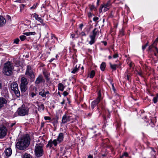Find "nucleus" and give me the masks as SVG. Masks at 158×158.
<instances>
[{
    "instance_id": "nucleus-14",
    "label": "nucleus",
    "mask_w": 158,
    "mask_h": 158,
    "mask_svg": "<svg viewBox=\"0 0 158 158\" xmlns=\"http://www.w3.org/2000/svg\"><path fill=\"white\" fill-rule=\"evenodd\" d=\"M31 17H34L35 19L40 22H42V19L41 17H39V15L36 13H34L31 15Z\"/></svg>"
},
{
    "instance_id": "nucleus-35",
    "label": "nucleus",
    "mask_w": 158,
    "mask_h": 158,
    "mask_svg": "<svg viewBox=\"0 0 158 158\" xmlns=\"http://www.w3.org/2000/svg\"><path fill=\"white\" fill-rule=\"evenodd\" d=\"M110 5H111V4H110V1H109L107 2V3H106V4L103 5H104V6H106V7H107V8H110Z\"/></svg>"
},
{
    "instance_id": "nucleus-9",
    "label": "nucleus",
    "mask_w": 158,
    "mask_h": 158,
    "mask_svg": "<svg viewBox=\"0 0 158 158\" xmlns=\"http://www.w3.org/2000/svg\"><path fill=\"white\" fill-rule=\"evenodd\" d=\"M7 129L4 126L0 127V139L3 138L6 135Z\"/></svg>"
},
{
    "instance_id": "nucleus-64",
    "label": "nucleus",
    "mask_w": 158,
    "mask_h": 158,
    "mask_svg": "<svg viewBox=\"0 0 158 158\" xmlns=\"http://www.w3.org/2000/svg\"><path fill=\"white\" fill-rule=\"evenodd\" d=\"M94 8V6H91V7H90V9L91 10H92Z\"/></svg>"
},
{
    "instance_id": "nucleus-47",
    "label": "nucleus",
    "mask_w": 158,
    "mask_h": 158,
    "mask_svg": "<svg viewBox=\"0 0 158 158\" xmlns=\"http://www.w3.org/2000/svg\"><path fill=\"white\" fill-rule=\"evenodd\" d=\"M36 34V33L35 32H29V35H35Z\"/></svg>"
},
{
    "instance_id": "nucleus-38",
    "label": "nucleus",
    "mask_w": 158,
    "mask_h": 158,
    "mask_svg": "<svg viewBox=\"0 0 158 158\" xmlns=\"http://www.w3.org/2000/svg\"><path fill=\"white\" fill-rule=\"evenodd\" d=\"M158 97L156 96V97H155L153 98V102L154 103H156L158 101Z\"/></svg>"
},
{
    "instance_id": "nucleus-24",
    "label": "nucleus",
    "mask_w": 158,
    "mask_h": 158,
    "mask_svg": "<svg viewBox=\"0 0 158 158\" xmlns=\"http://www.w3.org/2000/svg\"><path fill=\"white\" fill-rule=\"evenodd\" d=\"M20 88L22 92H25L27 89V85H20Z\"/></svg>"
},
{
    "instance_id": "nucleus-41",
    "label": "nucleus",
    "mask_w": 158,
    "mask_h": 158,
    "mask_svg": "<svg viewBox=\"0 0 158 158\" xmlns=\"http://www.w3.org/2000/svg\"><path fill=\"white\" fill-rule=\"evenodd\" d=\"M19 39L18 38H17L14 40V43H15L16 44H19Z\"/></svg>"
},
{
    "instance_id": "nucleus-3",
    "label": "nucleus",
    "mask_w": 158,
    "mask_h": 158,
    "mask_svg": "<svg viewBox=\"0 0 158 158\" xmlns=\"http://www.w3.org/2000/svg\"><path fill=\"white\" fill-rule=\"evenodd\" d=\"M44 145L41 143L36 144L35 146V152L36 156L40 157L42 156L43 153V148Z\"/></svg>"
},
{
    "instance_id": "nucleus-34",
    "label": "nucleus",
    "mask_w": 158,
    "mask_h": 158,
    "mask_svg": "<svg viewBox=\"0 0 158 158\" xmlns=\"http://www.w3.org/2000/svg\"><path fill=\"white\" fill-rule=\"evenodd\" d=\"M19 38L22 41H23L26 39V37L24 35H21L19 36Z\"/></svg>"
},
{
    "instance_id": "nucleus-20",
    "label": "nucleus",
    "mask_w": 158,
    "mask_h": 158,
    "mask_svg": "<svg viewBox=\"0 0 158 158\" xmlns=\"http://www.w3.org/2000/svg\"><path fill=\"white\" fill-rule=\"evenodd\" d=\"M12 154V150L11 148H8L5 150V154L7 156H10Z\"/></svg>"
},
{
    "instance_id": "nucleus-28",
    "label": "nucleus",
    "mask_w": 158,
    "mask_h": 158,
    "mask_svg": "<svg viewBox=\"0 0 158 158\" xmlns=\"http://www.w3.org/2000/svg\"><path fill=\"white\" fill-rule=\"evenodd\" d=\"M38 110L43 111L44 110V106L43 104H41L40 105H39L38 106Z\"/></svg>"
},
{
    "instance_id": "nucleus-61",
    "label": "nucleus",
    "mask_w": 158,
    "mask_h": 158,
    "mask_svg": "<svg viewBox=\"0 0 158 158\" xmlns=\"http://www.w3.org/2000/svg\"><path fill=\"white\" fill-rule=\"evenodd\" d=\"M88 158H93V155H89L88 156Z\"/></svg>"
},
{
    "instance_id": "nucleus-10",
    "label": "nucleus",
    "mask_w": 158,
    "mask_h": 158,
    "mask_svg": "<svg viewBox=\"0 0 158 158\" xmlns=\"http://www.w3.org/2000/svg\"><path fill=\"white\" fill-rule=\"evenodd\" d=\"M45 80L44 79V77L43 75L40 74L39 75L38 77L36 78L35 81V85H38L40 83L44 82Z\"/></svg>"
},
{
    "instance_id": "nucleus-25",
    "label": "nucleus",
    "mask_w": 158,
    "mask_h": 158,
    "mask_svg": "<svg viewBox=\"0 0 158 158\" xmlns=\"http://www.w3.org/2000/svg\"><path fill=\"white\" fill-rule=\"evenodd\" d=\"M99 32V31L98 29L95 28L92 31L93 34L91 35L96 37L97 34Z\"/></svg>"
},
{
    "instance_id": "nucleus-11",
    "label": "nucleus",
    "mask_w": 158,
    "mask_h": 158,
    "mask_svg": "<svg viewBox=\"0 0 158 158\" xmlns=\"http://www.w3.org/2000/svg\"><path fill=\"white\" fill-rule=\"evenodd\" d=\"M64 137V133L61 132L59 134L56 139L58 143H60L63 141Z\"/></svg>"
},
{
    "instance_id": "nucleus-1",
    "label": "nucleus",
    "mask_w": 158,
    "mask_h": 158,
    "mask_svg": "<svg viewBox=\"0 0 158 158\" xmlns=\"http://www.w3.org/2000/svg\"><path fill=\"white\" fill-rule=\"evenodd\" d=\"M30 141V138L28 134H26L17 140L16 148L19 150H25L29 146Z\"/></svg>"
},
{
    "instance_id": "nucleus-40",
    "label": "nucleus",
    "mask_w": 158,
    "mask_h": 158,
    "mask_svg": "<svg viewBox=\"0 0 158 158\" xmlns=\"http://www.w3.org/2000/svg\"><path fill=\"white\" fill-rule=\"evenodd\" d=\"M155 42H154L149 47L148 50L149 51H151L152 48L154 46V45H155Z\"/></svg>"
},
{
    "instance_id": "nucleus-50",
    "label": "nucleus",
    "mask_w": 158,
    "mask_h": 158,
    "mask_svg": "<svg viewBox=\"0 0 158 158\" xmlns=\"http://www.w3.org/2000/svg\"><path fill=\"white\" fill-rule=\"evenodd\" d=\"M24 0H17L15 1V2L21 3L23 2Z\"/></svg>"
},
{
    "instance_id": "nucleus-8",
    "label": "nucleus",
    "mask_w": 158,
    "mask_h": 158,
    "mask_svg": "<svg viewBox=\"0 0 158 158\" xmlns=\"http://www.w3.org/2000/svg\"><path fill=\"white\" fill-rule=\"evenodd\" d=\"M101 94L99 93L98 97L96 99L94 100L91 104V107L92 110H93L94 107L98 104L102 100Z\"/></svg>"
},
{
    "instance_id": "nucleus-15",
    "label": "nucleus",
    "mask_w": 158,
    "mask_h": 158,
    "mask_svg": "<svg viewBox=\"0 0 158 158\" xmlns=\"http://www.w3.org/2000/svg\"><path fill=\"white\" fill-rule=\"evenodd\" d=\"M6 23L5 19L2 16H0V27L4 26Z\"/></svg>"
},
{
    "instance_id": "nucleus-39",
    "label": "nucleus",
    "mask_w": 158,
    "mask_h": 158,
    "mask_svg": "<svg viewBox=\"0 0 158 158\" xmlns=\"http://www.w3.org/2000/svg\"><path fill=\"white\" fill-rule=\"evenodd\" d=\"M44 119L45 120H49L51 122L52 118L49 116H45L44 117Z\"/></svg>"
},
{
    "instance_id": "nucleus-62",
    "label": "nucleus",
    "mask_w": 158,
    "mask_h": 158,
    "mask_svg": "<svg viewBox=\"0 0 158 158\" xmlns=\"http://www.w3.org/2000/svg\"><path fill=\"white\" fill-rule=\"evenodd\" d=\"M15 124V123H12L10 126V127H12L13 126H14Z\"/></svg>"
},
{
    "instance_id": "nucleus-22",
    "label": "nucleus",
    "mask_w": 158,
    "mask_h": 158,
    "mask_svg": "<svg viewBox=\"0 0 158 158\" xmlns=\"http://www.w3.org/2000/svg\"><path fill=\"white\" fill-rule=\"evenodd\" d=\"M39 95L41 96L43 98H46V96L45 94V91L43 89H40L39 92Z\"/></svg>"
},
{
    "instance_id": "nucleus-54",
    "label": "nucleus",
    "mask_w": 158,
    "mask_h": 158,
    "mask_svg": "<svg viewBox=\"0 0 158 158\" xmlns=\"http://www.w3.org/2000/svg\"><path fill=\"white\" fill-rule=\"evenodd\" d=\"M81 36H86V34H85V33L84 32H82L81 33Z\"/></svg>"
},
{
    "instance_id": "nucleus-58",
    "label": "nucleus",
    "mask_w": 158,
    "mask_h": 158,
    "mask_svg": "<svg viewBox=\"0 0 158 158\" xmlns=\"http://www.w3.org/2000/svg\"><path fill=\"white\" fill-rule=\"evenodd\" d=\"M44 122H42L41 124V127L43 128L44 127Z\"/></svg>"
},
{
    "instance_id": "nucleus-13",
    "label": "nucleus",
    "mask_w": 158,
    "mask_h": 158,
    "mask_svg": "<svg viewBox=\"0 0 158 158\" xmlns=\"http://www.w3.org/2000/svg\"><path fill=\"white\" fill-rule=\"evenodd\" d=\"M7 101L6 99L3 97L0 98V109L4 106V104L6 103Z\"/></svg>"
},
{
    "instance_id": "nucleus-44",
    "label": "nucleus",
    "mask_w": 158,
    "mask_h": 158,
    "mask_svg": "<svg viewBox=\"0 0 158 158\" xmlns=\"http://www.w3.org/2000/svg\"><path fill=\"white\" fill-rule=\"evenodd\" d=\"M118 55L117 53H115L113 56V57L114 58H118Z\"/></svg>"
},
{
    "instance_id": "nucleus-36",
    "label": "nucleus",
    "mask_w": 158,
    "mask_h": 158,
    "mask_svg": "<svg viewBox=\"0 0 158 158\" xmlns=\"http://www.w3.org/2000/svg\"><path fill=\"white\" fill-rule=\"evenodd\" d=\"M71 36L72 39L74 38H78L79 37V35L78 34H77V36H76V35L75 34L72 33L71 34Z\"/></svg>"
},
{
    "instance_id": "nucleus-2",
    "label": "nucleus",
    "mask_w": 158,
    "mask_h": 158,
    "mask_svg": "<svg viewBox=\"0 0 158 158\" xmlns=\"http://www.w3.org/2000/svg\"><path fill=\"white\" fill-rule=\"evenodd\" d=\"M14 68V66L12 63L8 61L4 64L3 73L6 75L10 76L12 74Z\"/></svg>"
},
{
    "instance_id": "nucleus-32",
    "label": "nucleus",
    "mask_w": 158,
    "mask_h": 158,
    "mask_svg": "<svg viewBox=\"0 0 158 158\" xmlns=\"http://www.w3.org/2000/svg\"><path fill=\"white\" fill-rule=\"evenodd\" d=\"M53 145L55 147L57 145V144L58 143L57 142V139L54 140L53 141H52Z\"/></svg>"
},
{
    "instance_id": "nucleus-27",
    "label": "nucleus",
    "mask_w": 158,
    "mask_h": 158,
    "mask_svg": "<svg viewBox=\"0 0 158 158\" xmlns=\"http://www.w3.org/2000/svg\"><path fill=\"white\" fill-rule=\"evenodd\" d=\"M95 74V72L94 70H92L89 74H88V77L90 78H93Z\"/></svg>"
},
{
    "instance_id": "nucleus-19",
    "label": "nucleus",
    "mask_w": 158,
    "mask_h": 158,
    "mask_svg": "<svg viewBox=\"0 0 158 158\" xmlns=\"http://www.w3.org/2000/svg\"><path fill=\"white\" fill-rule=\"evenodd\" d=\"M109 9V8H108L106 6H104V5H102L99 9V12L100 13H101L102 12H105L108 10Z\"/></svg>"
},
{
    "instance_id": "nucleus-42",
    "label": "nucleus",
    "mask_w": 158,
    "mask_h": 158,
    "mask_svg": "<svg viewBox=\"0 0 158 158\" xmlns=\"http://www.w3.org/2000/svg\"><path fill=\"white\" fill-rule=\"evenodd\" d=\"M148 45V43H147L144 45H143L142 47V50L144 51Z\"/></svg>"
},
{
    "instance_id": "nucleus-5",
    "label": "nucleus",
    "mask_w": 158,
    "mask_h": 158,
    "mask_svg": "<svg viewBox=\"0 0 158 158\" xmlns=\"http://www.w3.org/2000/svg\"><path fill=\"white\" fill-rule=\"evenodd\" d=\"M10 88L16 96L18 98L20 96V92L18 88V84L15 82H13L10 84Z\"/></svg>"
},
{
    "instance_id": "nucleus-17",
    "label": "nucleus",
    "mask_w": 158,
    "mask_h": 158,
    "mask_svg": "<svg viewBox=\"0 0 158 158\" xmlns=\"http://www.w3.org/2000/svg\"><path fill=\"white\" fill-rule=\"evenodd\" d=\"M20 85H27L28 84V82L27 79L25 77H22L21 80Z\"/></svg>"
},
{
    "instance_id": "nucleus-45",
    "label": "nucleus",
    "mask_w": 158,
    "mask_h": 158,
    "mask_svg": "<svg viewBox=\"0 0 158 158\" xmlns=\"http://www.w3.org/2000/svg\"><path fill=\"white\" fill-rule=\"evenodd\" d=\"M137 74L141 77H143V72L141 71L137 72Z\"/></svg>"
},
{
    "instance_id": "nucleus-63",
    "label": "nucleus",
    "mask_w": 158,
    "mask_h": 158,
    "mask_svg": "<svg viewBox=\"0 0 158 158\" xmlns=\"http://www.w3.org/2000/svg\"><path fill=\"white\" fill-rule=\"evenodd\" d=\"M65 100L64 99H63L62 102H61L60 103L61 105H63L64 104V103H65Z\"/></svg>"
},
{
    "instance_id": "nucleus-59",
    "label": "nucleus",
    "mask_w": 158,
    "mask_h": 158,
    "mask_svg": "<svg viewBox=\"0 0 158 158\" xmlns=\"http://www.w3.org/2000/svg\"><path fill=\"white\" fill-rule=\"evenodd\" d=\"M101 43H103L104 44V45L105 46L107 44V43L106 41H101Z\"/></svg>"
},
{
    "instance_id": "nucleus-56",
    "label": "nucleus",
    "mask_w": 158,
    "mask_h": 158,
    "mask_svg": "<svg viewBox=\"0 0 158 158\" xmlns=\"http://www.w3.org/2000/svg\"><path fill=\"white\" fill-rule=\"evenodd\" d=\"M130 75H129V74H127L126 76V78L128 80H130Z\"/></svg>"
},
{
    "instance_id": "nucleus-43",
    "label": "nucleus",
    "mask_w": 158,
    "mask_h": 158,
    "mask_svg": "<svg viewBox=\"0 0 158 158\" xmlns=\"http://www.w3.org/2000/svg\"><path fill=\"white\" fill-rule=\"evenodd\" d=\"M128 156V154L127 153L125 152H124L123 153V154L121 156H120V158H122L123 156H125L127 157Z\"/></svg>"
},
{
    "instance_id": "nucleus-7",
    "label": "nucleus",
    "mask_w": 158,
    "mask_h": 158,
    "mask_svg": "<svg viewBox=\"0 0 158 158\" xmlns=\"http://www.w3.org/2000/svg\"><path fill=\"white\" fill-rule=\"evenodd\" d=\"M25 74L28 76L31 79H34L35 75L31 66L29 65L27 66V68Z\"/></svg>"
},
{
    "instance_id": "nucleus-16",
    "label": "nucleus",
    "mask_w": 158,
    "mask_h": 158,
    "mask_svg": "<svg viewBox=\"0 0 158 158\" xmlns=\"http://www.w3.org/2000/svg\"><path fill=\"white\" fill-rule=\"evenodd\" d=\"M89 37L90 40L89 41L88 43L89 44L91 45L95 43L96 40L95 39L96 37L91 35H89Z\"/></svg>"
},
{
    "instance_id": "nucleus-33",
    "label": "nucleus",
    "mask_w": 158,
    "mask_h": 158,
    "mask_svg": "<svg viewBox=\"0 0 158 158\" xmlns=\"http://www.w3.org/2000/svg\"><path fill=\"white\" fill-rule=\"evenodd\" d=\"M53 145L52 143V141L50 140L48 142V144L47 145V147H49L50 148L52 147Z\"/></svg>"
},
{
    "instance_id": "nucleus-52",
    "label": "nucleus",
    "mask_w": 158,
    "mask_h": 158,
    "mask_svg": "<svg viewBox=\"0 0 158 158\" xmlns=\"http://www.w3.org/2000/svg\"><path fill=\"white\" fill-rule=\"evenodd\" d=\"M36 95V94L34 93H32L31 94V96L32 98H33Z\"/></svg>"
},
{
    "instance_id": "nucleus-26",
    "label": "nucleus",
    "mask_w": 158,
    "mask_h": 158,
    "mask_svg": "<svg viewBox=\"0 0 158 158\" xmlns=\"http://www.w3.org/2000/svg\"><path fill=\"white\" fill-rule=\"evenodd\" d=\"M106 64L105 62H103L100 65V68L102 71H104L106 67Z\"/></svg>"
},
{
    "instance_id": "nucleus-31",
    "label": "nucleus",
    "mask_w": 158,
    "mask_h": 158,
    "mask_svg": "<svg viewBox=\"0 0 158 158\" xmlns=\"http://www.w3.org/2000/svg\"><path fill=\"white\" fill-rule=\"evenodd\" d=\"M22 158H32V157L30 154L25 153L22 156Z\"/></svg>"
},
{
    "instance_id": "nucleus-55",
    "label": "nucleus",
    "mask_w": 158,
    "mask_h": 158,
    "mask_svg": "<svg viewBox=\"0 0 158 158\" xmlns=\"http://www.w3.org/2000/svg\"><path fill=\"white\" fill-rule=\"evenodd\" d=\"M98 17H94L93 19V20L94 21H96L98 20Z\"/></svg>"
},
{
    "instance_id": "nucleus-18",
    "label": "nucleus",
    "mask_w": 158,
    "mask_h": 158,
    "mask_svg": "<svg viewBox=\"0 0 158 158\" xmlns=\"http://www.w3.org/2000/svg\"><path fill=\"white\" fill-rule=\"evenodd\" d=\"M43 73L44 77H45L47 81H48L50 80V78H49V73L45 70L43 71Z\"/></svg>"
},
{
    "instance_id": "nucleus-46",
    "label": "nucleus",
    "mask_w": 158,
    "mask_h": 158,
    "mask_svg": "<svg viewBox=\"0 0 158 158\" xmlns=\"http://www.w3.org/2000/svg\"><path fill=\"white\" fill-rule=\"evenodd\" d=\"M6 18H7V19L8 20H10V21H11V17L10 16L8 15H6Z\"/></svg>"
},
{
    "instance_id": "nucleus-57",
    "label": "nucleus",
    "mask_w": 158,
    "mask_h": 158,
    "mask_svg": "<svg viewBox=\"0 0 158 158\" xmlns=\"http://www.w3.org/2000/svg\"><path fill=\"white\" fill-rule=\"evenodd\" d=\"M23 34L27 36H29V32L23 33Z\"/></svg>"
},
{
    "instance_id": "nucleus-53",
    "label": "nucleus",
    "mask_w": 158,
    "mask_h": 158,
    "mask_svg": "<svg viewBox=\"0 0 158 158\" xmlns=\"http://www.w3.org/2000/svg\"><path fill=\"white\" fill-rule=\"evenodd\" d=\"M83 26V25L82 23H81L79 24V27L81 29V30L82 29V28Z\"/></svg>"
},
{
    "instance_id": "nucleus-51",
    "label": "nucleus",
    "mask_w": 158,
    "mask_h": 158,
    "mask_svg": "<svg viewBox=\"0 0 158 158\" xmlns=\"http://www.w3.org/2000/svg\"><path fill=\"white\" fill-rule=\"evenodd\" d=\"M68 93L66 91H64L63 93V95L64 96H66L68 94Z\"/></svg>"
},
{
    "instance_id": "nucleus-12",
    "label": "nucleus",
    "mask_w": 158,
    "mask_h": 158,
    "mask_svg": "<svg viewBox=\"0 0 158 158\" xmlns=\"http://www.w3.org/2000/svg\"><path fill=\"white\" fill-rule=\"evenodd\" d=\"M59 119V118L58 116H56L52 118L51 122H52V123L54 127L56 126L58 123Z\"/></svg>"
},
{
    "instance_id": "nucleus-6",
    "label": "nucleus",
    "mask_w": 158,
    "mask_h": 158,
    "mask_svg": "<svg viewBox=\"0 0 158 158\" xmlns=\"http://www.w3.org/2000/svg\"><path fill=\"white\" fill-rule=\"evenodd\" d=\"M73 120L72 114L65 113L62 116L61 124H65Z\"/></svg>"
},
{
    "instance_id": "nucleus-29",
    "label": "nucleus",
    "mask_w": 158,
    "mask_h": 158,
    "mask_svg": "<svg viewBox=\"0 0 158 158\" xmlns=\"http://www.w3.org/2000/svg\"><path fill=\"white\" fill-rule=\"evenodd\" d=\"M110 68L114 70L116 69V68L117 67V65L116 64H112L111 63H110Z\"/></svg>"
},
{
    "instance_id": "nucleus-30",
    "label": "nucleus",
    "mask_w": 158,
    "mask_h": 158,
    "mask_svg": "<svg viewBox=\"0 0 158 158\" xmlns=\"http://www.w3.org/2000/svg\"><path fill=\"white\" fill-rule=\"evenodd\" d=\"M79 70V69L78 68H77L76 65L75 67H73V70L71 71V73L73 74H75Z\"/></svg>"
},
{
    "instance_id": "nucleus-49",
    "label": "nucleus",
    "mask_w": 158,
    "mask_h": 158,
    "mask_svg": "<svg viewBox=\"0 0 158 158\" xmlns=\"http://www.w3.org/2000/svg\"><path fill=\"white\" fill-rule=\"evenodd\" d=\"M40 23H41V25L43 26H45V27H47V24H45V23H44V20H42V22H40Z\"/></svg>"
},
{
    "instance_id": "nucleus-48",
    "label": "nucleus",
    "mask_w": 158,
    "mask_h": 158,
    "mask_svg": "<svg viewBox=\"0 0 158 158\" xmlns=\"http://www.w3.org/2000/svg\"><path fill=\"white\" fill-rule=\"evenodd\" d=\"M37 3H36V4H34L33 6H32V7H31V8H30V9H35L36 6H37Z\"/></svg>"
},
{
    "instance_id": "nucleus-60",
    "label": "nucleus",
    "mask_w": 158,
    "mask_h": 158,
    "mask_svg": "<svg viewBox=\"0 0 158 158\" xmlns=\"http://www.w3.org/2000/svg\"><path fill=\"white\" fill-rule=\"evenodd\" d=\"M50 93L49 91H47L45 92V94L46 95V96L47 94H49Z\"/></svg>"
},
{
    "instance_id": "nucleus-4",
    "label": "nucleus",
    "mask_w": 158,
    "mask_h": 158,
    "mask_svg": "<svg viewBox=\"0 0 158 158\" xmlns=\"http://www.w3.org/2000/svg\"><path fill=\"white\" fill-rule=\"evenodd\" d=\"M29 111L28 107L23 104L21 107L18 109L17 112L19 116H24L28 114Z\"/></svg>"
},
{
    "instance_id": "nucleus-21",
    "label": "nucleus",
    "mask_w": 158,
    "mask_h": 158,
    "mask_svg": "<svg viewBox=\"0 0 158 158\" xmlns=\"http://www.w3.org/2000/svg\"><path fill=\"white\" fill-rule=\"evenodd\" d=\"M151 148L152 149V151L150 152V155H151V156L149 158H156L155 156L156 154V151L154 148Z\"/></svg>"
},
{
    "instance_id": "nucleus-23",
    "label": "nucleus",
    "mask_w": 158,
    "mask_h": 158,
    "mask_svg": "<svg viewBox=\"0 0 158 158\" xmlns=\"http://www.w3.org/2000/svg\"><path fill=\"white\" fill-rule=\"evenodd\" d=\"M58 90H59L63 91L64 89L65 88V86L63 85L61 83H59L58 85Z\"/></svg>"
},
{
    "instance_id": "nucleus-37",
    "label": "nucleus",
    "mask_w": 158,
    "mask_h": 158,
    "mask_svg": "<svg viewBox=\"0 0 158 158\" xmlns=\"http://www.w3.org/2000/svg\"><path fill=\"white\" fill-rule=\"evenodd\" d=\"M110 84L112 85V89H113V91L115 92L116 90H115V89L114 87V84L113 83H112V81H111V80H110Z\"/></svg>"
}]
</instances>
